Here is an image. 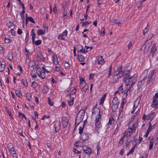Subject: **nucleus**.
Instances as JSON below:
<instances>
[{"mask_svg":"<svg viewBox=\"0 0 158 158\" xmlns=\"http://www.w3.org/2000/svg\"><path fill=\"white\" fill-rule=\"evenodd\" d=\"M105 28L104 27H102L101 29V31L100 32V34L101 35H102V36H103L105 34Z\"/></svg>","mask_w":158,"mask_h":158,"instance_id":"nucleus-43","label":"nucleus"},{"mask_svg":"<svg viewBox=\"0 0 158 158\" xmlns=\"http://www.w3.org/2000/svg\"><path fill=\"white\" fill-rule=\"evenodd\" d=\"M82 148L84 152L88 155H89L92 152L91 148L85 145H82Z\"/></svg>","mask_w":158,"mask_h":158,"instance_id":"nucleus-10","label":"nucleus"},{"mask_svg":"<svg viewBox=\"0 0 158 158\" xmlns=\"http://www.w3.org/2000/svg\"><path fill=\"white\" fill-rule=\"evenodd\" d=\"M123 85H121L118 88V90L115 92V94H116L117 93H118L119 94L122 93L123 91Z\"/></svg>","mask_w":158,"mask_h":158,"instance_id":"nucleus-31","label":"nucleus"},{"mask_svg":"<svg viewBox=\"0 0 158 158\" xmlns=\"http://www.w3.org/2000/svg\"><path fill=\"white\" fill-rule=\"evenodd\" d=\"M151 106L152 108H155V109L158 108V99L153 100Z\"/></svg>","mask_w":158,"mask_h":158,"instance_id":"nucleus-14","label":"nucleus"},{"mask_svg":"<svg viewBox=\"0 0 158 158\" xmlns=\"http://www.w3.org/2000/svg\"><path fill=\"white\" fill-rule=\"evenodd\" d=\"M13 23L11 22H8L7 24V25L9 27H10L13 26Z\"/></svg>","mask_w":158,"mask_h":158,"instance_id":"nucleus-55","label":"nucleus"},{"mask_svg":"<svg viewBox=\"0 0 158 158\" xmlns=\"http://www.w3.org/2000/svg\"><path fill=\"white\" fill-rule=\"evenodd\" d=\"M79 52H81L84 53H85L88 52V51L86 50L85 49H84L82 48L79 51Z\"/></svg>","mask_w":158,"mask_h":158,"instance_id":"nucleus-51","label":"nucleus"},{"mask_svg":"<svg viewBox=\"0 0 158 158\" xmlns=\"http://www.w3.org/2000/svg\"><path fill=\"white\" fill-rule=\"evenodd\" d=\"M158 98V93H156L155 94V95L153 97V99H158L157 98Z\"/></svg>","mask_w":158,"mask_h":158,"instance_id":"nucleus-59","label":"nucleus"},{"mask_svg":"<svg viewBox=\"0 0 158 158\" xmlns=\"http://www.w3.org/2000/svg\"><path fill=\"white\" fill-rule=\"evenodd\" d=\"M73 152L74 153L76 154H80L81 153V151H79L75 148L73 149Z\"/></svg>","mask_w":158,"mask_h":158,"instance_id":"nucleus-58","label":"nucleus"},{"mask_svg":"<svg viewBox=\"0 0 158 158\" xmlns=\"http://www.w3.org/2000/svg\"><path fill=\"white\" fill-rule=\"evenodd\" d=\"M104 59L102 56H98L96 59V62H97L98 64H104Z\"/></svg>","mask_w":158,"mask_h":158,"instance_id":"nucleus-12","label":"nucleus"},{"mask_svg":"<svg viewBox=\"0 0 158 158\" xmlns=\"http://www.w3.org/2000/svg\"><path fill=\"white\" fill-rule=\"evenodd\" d=\"M41 40H38L36 41H34V42H32L34 43L36 45H39L41 43Z\"/></svg>","mask_w":158,"mask_h":158,"instance_id":"nucleus-40","label":"nucleus"},{"mask_svg":"<svg viewBox=\"0 0 158 158\" xmlns=\"http://www.w3.org/2000/svg\"><path fill=\"white\" fill-rule=\"evenodd\" d=\"M72 99H70V100H69L68 101V104L69 106L72 105L73 103V102L74 101V97H73L71 98Z\"/></svg>","mask_w":158,"mask_h":158,"instance_id":"nucleus-33","label":"nucleus"},{"mask_svg":"<svg viewBox=\"0 0 158 158\" xmlns=\"http://www.w3.org/2000/svg\"><path fill=\"white\" fill-rule=\"evenodd\" d=\"M37 83L35 81L33 82L31 84V86L32 87L34 88H35L37 86Z\"/></svg>","mask_w":158,"mask_h":158,"instance_id":"nucleus-54","label":"nucleus"},{"mask_svg":"<svg viewBox=\"0 0 158 158\" xmlns=\"http://www.w3.org/2000/svg\"><path fill=\"white\" fill-rule=\"evenodd\" d=\"M31 77L33 78H35L36 77V73L35 71H32L31 73Z\"/></svg>","mask_w":158,"mask_h":158,"instance_id":"nucleus-39","label":"nucleus"},{"mask_svg":"<svg viewBox=\"0 0 158 158\" xmlns=\"http://www.w3.org/2000/svg\"><path fill=\"white\" fill-rule=\"evenodd\" d=\"M104 99H105V97H102V98H101V99H100V104H103V103L104 102Z\"/></svg>","mask_w":158,"mask_h":158,"instance_id":"nucleus-63","label":"nucleus"},{"mask_svg":"<svg viewBox=\"0 0 158 158\" xmlns=\"http://www.w3.org/2000/svg\"><path fill=\"white\" fill-rule=\"evenodd\" d=\"M113 22L118 24V25L121 23V22L119 21L116 19L114 20L113 21Z\"/></svg>","mask_w":158,"mask_h":158,"instance_id":"nucleus-61","label":"nucleus"},{"mask_svg":"<svg viewBox=\"0 0 158 158\" xmlns=\"http://www.w3.org/2000/svg\"><path fill=\"white\" fill-rule=\"evenodd\" d=\"M67 31L66 30H65L61 34H60V35L58 37V39L61 36V39L64 40L65 38L67 35Z\"/></svg>","mask_w":158,"mask_h":158,"instance_id":"nucleus-17","label":"nucleus"},{"mask_svg":"<svg viewBox=\"0 0 158 158\" xmlns=\"http://www.w3.org/2000/svg\"><path fill=\"white\" fill-rule=\"evenodd\" d=\"M8 57L9 60L11 61L12 59H13V57L12 53H9L8 54Z\"/></svg>","mask_w":158,"mask_h":158,"instance_id":"nucleus-45","label":"nucleus"},{"mask_svg":"<svg viewBox=\"0 0 158 158\" xmlns=\"http://www.w3.org/2000/svg\"><path fill=\"white\" fill-rule=\"evenodd\" d=\"M5 42L7 43H11V40L9 39V37L8 36L7 37H6L5 39Z\"/></svg>","mask_w":158,"mask_h":158,"instance_id":"nucleus-34","label":"nucleus"},{"mask_svg":"<svg viewBox=\"0 0 158 158\" xmlns=\"http://www.w3.org/2000/svg\"><path fill=\"white\" fill-rule=\"evenodd\" d=\"M54 127L56 132H57L60 130V121H56L55 122Z\"/></svg>","mask_w":158,"mask_h":158,"instance_id":"nucleus-11","label":"nucleus"},{"mask_svg":"<svg viewBox=\"0 0 158 158\" xmlns=\"http://www.w3.org/2000/svg\"><path fill=\"white\" fill-rule=\"evenodd\" d=\"M69 122V119L66 117H64L62 118V124L64 127H66L67 126Z\"/></svg>","mask_w":158,"mask_h":158,"instance_id":"nucleus-15","label":"nucleus"},{"mask_svg":"<svg viewBox=\"0 0 158 158\" xmlns=\"http://www.w3.org/2000/svg\"><path fill=\"white\" fill-rule=\"evenodd\" d=\"M27 19H28L29 21L31 23H35V22L33 19L31 17H28Z\"/></svg>","mask_w":158,"mask_h":158,"instance_id":"nucleus-47","label":"nucleus"},{"mask_svg":"<svg viewBox=\"0 0 158 158\" xmlns=\"http://www.w3.org/2000/svg\"><path fill=\"white\" fill-rule=\"evenodd\" d=\"M48 88L47 85H45L44 87V89L43 90V92L44 93H47L48 91Z\"/></svg>","mask_w":158,"mask_h":158,"instance_id":"nucleus-35","label":"nucleus"},{"mask_svg":"<svg viewBox=\"0 0 158 158\" xmlns=\"http://www.w3.org/2000/svg\"><path fill=\"white\" fill-rule=\"evenodd\" d=\"M9 151H10V152L13 154V156H14V155H15V150L14 149V147L13 148H11L9 149Z\"/></svg>","mask_w":158,"mask_h":158,"instance_id":"nucleus-41","label":"nucleus"},{"mask_svg":"<svg viewBox=\"0 0 158 158\" xmlns=\"http://www.w3.org/2000/svg\"><path fill=\"white\" fill-rule=\"evenodd\" d=\"M83 144V143L80 141H77L74 144V145L75 146L77 147L79 145H81Z\"/></svg>","mask_w":158,"mask_h":158,"instance_id":"nucleus-53","label":"nucleus"},{"mask_svg":"<svg viewBox=\"0 0 158 158\" xmlns=\"http://www.w3.org/2000/svg\"><path fill=\"white\" fill-rule=\"evenodd\" d=\"M124 73L125 74L124 75L123 81L126 85H128L131 84L132 86L135 83L137 80V75L135 74L132 76L130 77L129 71H127Z\"/></svg>","mask_w":158,"mask_h":158,"instance_id":"nucleus-2","label":"nucleus"},{"mask_svg":"<svg viewBox=\"0 0 158 158\" xmlns=\"http://www.w3.org/2000/svg\"><path fill=\"white\" fill-rule=\"evenodd\" d=\"M5 66H4L3 64H1L0 65V71L2 72L4 69Z\"/></svg>","mask_w":158,"mask_h":158,"instance_id":"nucleus-46","label":"nucleus"},{"mask_svg":"<svg viewBox=\"0 0 158 158\" xmlns=\"http://www.w3.org/2000/svg\"><path fill=\"white\" fill-rule=\"evenodd\" d=\"M154 77L148 76L147 84H148L151 83H152L154 81Z\"/></svg>","mask_w":158,"mask_h":158,"instance_id":"nucleus-23","label":"nucleus"},{"mask_svg":"<svg viewBox=\"0 0 158 158\" xmlns=\"http://www.w3.org/2000/svg\"><path fill=\"white\" fill-rule=\"evenodd\" d=\"M145 78H147V77H143V78L142 79V80L139 81L138 83V88L139 89L141 88L143 85V84L144 82V80Z\"/></svg>","mask_w":158,"mask_h":158,"instance_id":"nucleus-20","label":"nucleus"},{"mask_svg":"<svg viewBox=\"0 0 158 158\" xmlns=\"http://www.w3.org/2000/svg\"><path fill=\"white\" fill-rule=\"evenodd\" d=\"M15 93L16 95L20 98H21L22 97L21 92L19 91L16 90L15 92Z\"/></svg>","mask_w":158,"mask_h":158,"instance_id":"nucleus-36","label":"nucleus"},{"mask_svg":"<svg viewBox=\"0 0 158 158\" xmlns=\"http://www.w3.org/2000/svg\"><path fill=\"white\" fill-rule=\"evenodd\" d=\"M125 137H124L123 136V137H122L121 139H120V140L119 142V144H122L123 143V142H124V139Z\"/></svg>","mask_w":158,"mask_h":158,"instance_id":"nucleus-57","label":"nucleus"},{"mask_svg":"<svg viewBox=\"0 0 158 158\" xmlns=\"http://www.w3.org/2000/svg\"><path fill=\"white\" fill-rule=\"evenodd\" d=\"M29 39V33L28 32H27L26 33V37L25 38V41L26 42H27L28 41Z\"/></svg>","mask_w":158,"mask_h":158,"instance_id":"nucleus-56","label":"nucleus"},{"mask_svg":"<svg viewBox=\"0 0 158 158\" xmlns=\"http://www.w3.org/2000/svg\"><path fill=\"white\" fill-rule=\"evenodd\" d=\"M137 122H136L134 123H133V122H130L128 124L129 127L130 128H129L130 130H131V133H133L135 132L136 127H137Z\"/></svg>","mask_w":158,"mask_h":158,"instance_id":"nucleus-9","label":"nucleus"},{"mask_svg":"<svg viewBox=\"0 0 158 158\" xmlns=\"http://www.w3.org/2000/svg\"><path fill=\"white\" fill-rule=\"evenodd\" d=\"M22 82L23 83V85L25 86H27V81L25 79H23L22 81Z\"/></svg>","mask_w":158,"mask_h":158,"instance_id":"nucleus-42","label":"nucleus"},{"mask_svg":"<svg viewBox=\"0 0 158 158\" xmlns=\"http://www.w3.org/2000/svg\"><path fill=\"white\" fill-rule=\"evenodd\" d=\"M128 131L124 133V135L123 136L124 137H126V138L130 137L131 135L133 133H131V130H130L129 129H128L127 130Z\"/></svg>","mask_w":158,"mask_h":158,"instance_id":"nucleus-22","label":"nucleus"},{"mask_svg":"<svg viewBox=\"0 0 158 158\" xmlns=\"http://www.w3.org/2000/svg\"><path fill=\"white\" fill-rule=\"evenodd\" d=\"M112 102L113 105L112 106V110L114 112L118 107L119 102L117 97L114 98Z\"/></svg>","mask_w":158,"mask_h":158,"instance_id":"nucleus-4","label":"nucleus"},{"mask_svg":"<svg viewBox=\"0 0 158 158\" xmlns=\"http://www.w3.org/2000/svg\"><path fill=\"white\" fill-rule=\"evenodd\" d=\"M132 87V85L131 86V85H130L129 88L128 89H127V90L126 91V90L124 91V92L126 94V96H127L128 94H129L130 93V90L131 89V88Z\"/></svg>","mask_w":158,"mask_h":158,"instance_id":"nucleus-32","label":"nucleus"},{"mask_svg":"<svg viewBox=\"0 0 158 158\" xmlns=\"http://www.w3.org/2000/svg\"><path fill=\"white\" fill-rule=\"evenodd\" d=\"M156 51V45L154 44L152 46L151 49L150 54L148 56L149 58H152L154 56V54Z\"/></svg>","mask_w":158,"mask_h":158,"instance_id":"nucleus-8","label":"nucleus"},{"mask_svg":"<svg viewBox=\"0 0 158 158\" xmlns=\"http://www.w3.org/2000/svg\"><path fill=\"white\" fill-rule=\"evenodd\" d=\"M90 23V22H88L87 21L84 22L82 23V26H86V25L89 24Z\"/></svg>","mask_w":158,"mask_h":158,"instance_id":"nucleus-64","label":"nucleus"},{"mask_svg":"<svg viewBox=\"0 0 158 158\" xmlns=\"http://www.w3.org/2000/svg\"><path fill=\"white\" fill-rule=\"evenodd\" d=\"M85 111L84 110H80L77 114L76 121L75 124L78 125L82 121L85 115Z\"/></svg>","mask_w":158,"mask_h":158,"instance_id":"nucleus-3","label":"nucleus"},{"mask_svg":"<svg viewBox=\"0 0 158 158\" xmlns=\"http://www.w3.org/2000/svg\"><path fill=\"white\" fill-rule=\"evenodd\" d=\"M154 70H153L152 71L151 73V74L150 75H149L148 76H150V77H152L155 78V76L154 75Z\"/></svg>","mask_w":158,"mask_h":158,"instance_id":"nucleus-62","label":"nucleus"},{"mask_svg":"<svg viewBox=\"0 0 158 158\" xmlns=\"http://www.w3.org/2000/svg\"><path fill=\"white\" fill-rule=\"evenodd\" d=\"M123 105H122L121 107V108H119V115L122 113L123 114Z\"/></svg>","mask_w":158,"mask_h":158,"instance_id":"nucleus-52","label":"nucleus"},{"mask_svg":"<svg viewBox=\"0 0 158 158\" xmlns=\"http://www.w3.org/2000/svg\"><path fill=\"white\" fill-rule=\"evenodd\" d=\"M122 66H121L120 68H118L117 69V71H115V73L116 75L118 77V78L121 77L122 76L124 75L125 74L124 72H127V71H122Z\"/></svg>","mask_w":158,"mask_h":158,"instance_id":"nucleus-7","label":"nucleus"},{"mask_svg":"<svg viewBox=\"0 0 158 158\" xmlns=\"http://www.w3.org/2000/svg\"><path fill=\"white\" fill-rule=\"evenodd\" d=\"M76 89L75 88H74L69 93H68L67 94L68 95H69L70 96V98L73 97H75V93L76 92Z\"/></svg>","mask_w":158,"mask_h":158,"instance_id":"nucleus-16","label":"nucleus"},{"mask_svg":"<svg viewBox=\"0 0 158 158\" xmlns=\"http://www.w3.org/2000/svg\"><path fill=\"white\" fill-rule=\"evenodd\" d=\"M78 58L79 60L80 61H83L84 60V57L82 55H78Z\"/></svg>","mask_w":158,"mask_h":158,"instance_id":"nucleus-37","label":"nucleus"},{"mask_svg":"<svg viewBox=\"0 0 158 158\" xmlns=\"http://www.w3.org/2000/svg\"><path fill=\"white\" fill-rule=\"evenodd\" d=\"M155 115V114L154 112H152L147 115L144 114H143V118L144 120H149L151 122L154 118Z\"/></svg>","mask_w":158,"mask_h":158,"instance_id":"nucleus-6","label":"nucleus"},{"mask_svg":"<svg viewBox=\"0 0 158 158\" xmlns=\"http://www.w3.org/2000/svg\"><path fill=\"white\" fill-rule=\"evenodd\" d=\"M48 104L51 106H53V102H52L49 98H48Z\"/></svg>","mask_w":158,"mask_h":158,"instance_id":"nucleus-50","label":"nucleus"},{"mask_svg":"<svg viewBox=\"0 0 158 158\" xmlns=\"http://www.w3.org/2000/svg\"><path fill=\"white\" fill-rule=\"evenodd\" d=\"M115 122L114 119L113 117H110L109 118V121L108 123L109 124L111 125L114 123Z\"/></svg>","mask_w":158,"mask_h":158,"instance_id":"nucleus-28","label":"nucleus"},{"mask_svg":"<svg viewBox=\"0 0 158 158\" xmlns=\"http://www.w3.org/2000/svg\"><path fill=\"white\" fill-rule=\"evenodd\" d=\"M47 68L46 69L45 67L43 66L42 67V69L45 72H46L47 73H49L52 70V69L51 67H47Z\"/></svg>","mask_w":158,"mask_h":158,"instance_id":"nucleus-26","label":"nucleus"},{"mask_svg":"<svg viewBox=\"0 0 158 158\" xmlns=\"http://www.w3.org/2000/svg\"><path fill=\"white\" fill-rule=\"evenodd\" d=\"M86 85L85 82V80H83L80 83V88H82V89L84 88V87Z\"/></svg>","mask_w":158,"mask_h":158,"instance_id":"nucleus-29","label":"nucleus"},{"mask_svg":"<svg viewBox=\"0 0 158 158\" xmlns=\"http://www.w3.org/2000/svg\"><path fill=\"white\" fill-rule=\"evenodd\" d=\"M45 59V58L43 56L41 52H40L38 53L37 56V60L38 61H44Z\"/></svg>","mask_w":158,"mask_h":158,"instance_id":"nucleus-13","label":"nucleus"},{"mask_svg":"<svg viewBox=\"0 0 158 158\" xmlns=\"http://www.w3.org/2000/svg\"><path fill=\"white\" fill-rule=\"evenodd\" d=\"M84 127H80L79 128V133L81 135L83 132Z\"/></svg>","mask_w":158,"mask_h":158,"instance_id":"nucleus-49","label":"nucleus"},{"mask_svg":"<svg viewBox=\"0 0 158 158\" xmlns=\"http://www.w3.org/2000/svg\"><path fill=\"white\" fill-rule=\"evenodd\" d=\"M52 58L54 63L56 65L58 64L59 61L57 59V56H56L54 55L52 57Z\"/></svg>","mask_w":158,"mask_h":158,"instance_id":"nucleus-25","label":"nucleus"},{"mask_svg":"<svg viewBox=\"0 0 158 158\" xmlns=\"http://www.w3.org/2000/svg\"><path fill=\"white\" fill-rule=\"evenodd\" d=\"M31 35L32 37V42H34L36 34L33 29L31 30Z\"/></svg>","mask_w":158,"mask_h":158,"instance_id":"nucleus-24","label":"nucleus"},{"mask_svg":"<svg viewBox=\"0 0 158 158\" xmlns=\"http://www.w3.org/2000/svg\"><path fill=\"white\" fill-rule=\"evenodd\" d=\"M25 12V11L24 10H23L20 13V14L21 15V16L22 19L23 20V23H24V21L25 20V16L24 13Z\"/></svg>","mask_w":158,"mask_h":158,"instance_id":"nucleus-27","label":"nucleus"},{"mask_svg":"<svg viewBox=\"0 0 158 158\" xmlns=\"http://www.w3.org/2000/svg\"><path fill=\"white\" fill-rule=\"evenodd\" d=\"M31 97V95L29 93L26 94V98L28 101H30V98Z\"/></svg>","mask_w":158,"mask_h":158,"instance_id":"nucleus-48","label":"nucleus"},{"mask_svg":"<svg viewBox=\"0 0 158 158\" xmlns=\"http://www.w3.org/2000/svg\"><path fill=\"white\" fill-rule=\"evenodd\" d=\"M141 96H140L135 101L134 103L133 109H134L135 107H136L137 106H138L139 104L140 100L141 99Z\"/></svg>","mask_w":158,"mask_h":158,"instance_id":"nucleus-18","label":"nucleus"},{"mask_svg":"<svg viewBox=\"0 0 158 158\" xmlns=\"http://www.w3.org/2000/svg\"><path fill=\"white\" fill-rule=\"evenodd\" d=\"M36 73L40 78L44 79L46 77L45 72L43 69L42 70L40 68H39L37 69Z\"/></svg>","mask_w":158,"mask_h":158,"instance_id":"nucleus-5","label":"nucleus"},{"mask_svg":"<svg viewBox=\"0 0 158 158\" xmlns=\"http://www.w3.org/2000/svg\"><path fill=\"white\" fill-rule=\"evenodd\" d=\"M135 149L134 146L133 147L131 150H130L129 152L127 154V155L128 156L129 155L132 154L134 152Z\"/></svg>","mask_w":158,"mask_h":158,"instance_id":"nucleus-38","label":"nucleus"},{"mask_svg":"<svg viewBox=\"0 0 158 158\" xmlns=\"http://www.w3.org/2000/svg\"><path fill=\"white\" fill-rule=\"evenodd\" d=\"M37 34L38 35H43L45 34V32L43 30L39 29L37 31Z\"/></svg>","mask_w":158,"mask_h":158,"instance_id":"nucleus-30","label":"nucleus"},{"mask_svg":"<svg viewBox=\"0 0 158 158\" xmlns=\"http://www.w3.org/2000/svg\"><path fill=\"white\" fill-rule=\"evenodd\" d=\"M96 114H98L95 119V129L96 132L99 133V130L102 127V124L101 123V115L100 114V110L99 108H94L92 110V115H94Z\"/></svg>","mask_w":158,"mask_h":158,"instance_id":"nucleus-1","label":"nucleus"},{"mask_svg":"<svg viewBox=\"0 0 158 158\" xmlns=\"http://www.w3.org/2000/svg\"><path fill=\"white\" fill-rule=\"evenodd\" d=\"M149 127L148 129L147 130L148 131V133H149L152 130V129H154L155 127V124H154L153 126H152L151 123L150 121L149 123Z\"/></svg>","mask_w":158,"mask_h":158,"instance_id":"nucleus-19","label":"nucleus"},{"mask_svg":"<svg viewBox=\"0 0 158 158\" xmlns=\"http://www.w3.org/2000/svg\"><path fill=\"white\" fill-rule=\"evenodd\" d=\"M89 138L88 134L87 133H84L81 135V139L83 141L87 140Z\"/></svg>","mask_w":158,"mask_h":158,"instance_id":"nucleus-21","label":"nucleus"},{"mask_svg":"<svg viewBox=\"0 0 158 158\" xmlns=\"http://www.w3.org/2000/svg\"><path fill=\"white\" fill-rule=\"evenodd\" d=\"M149 49V47L148 46H145L144 48L143 52L144 53H146L148 52Z\"/></svg>","mask_w":158,"mask_h":158,"instance_id":"nucleus-44","label":"nucleus"},{"mask_svg":"<svg viewBox=\"0 0 158 158\" xmlns=\"http://www.w3.org/2000/svg\"><path fill=\"white\" fill-rule=\"evenodd\" d=\"M7 147L9 149L11 148H13V146L12 143H10L8 144Z\"/></svg>","mask_w":158,"mask_h":158,"instance_id":"nucleus-60","label":"nucleus"}]
</instances>
